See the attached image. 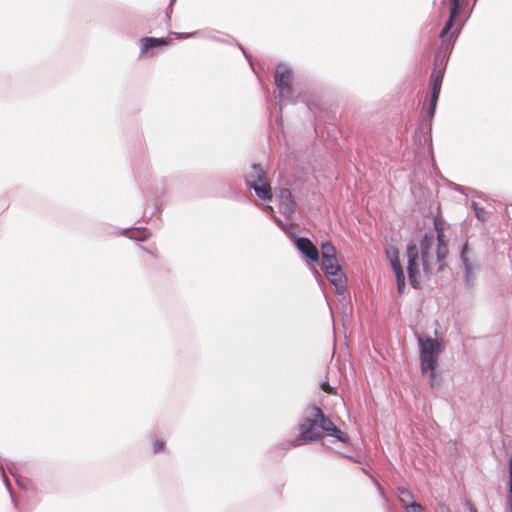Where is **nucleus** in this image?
I'll return each instance as SVG.
<instances>
[{
    "mask_svg": "<svg viewBox=\"0 0 512 512\" xmlns=\"http://www.w3.org/2000/svg\"><path fill=\"white\" fill-rule=\"evenodd\" d=\"M436 236L426 234L420 242L421 263L419 251L415 244L407 246V272L410 285L417 288L420 284L422 273L429 275L434 271L442 270L444 260L448 255V247L444 235V223L441 219L434 220Z\"/></svg>",
    "mask_w": 512,
    "mask_h": 512,
    "instance_id": "nucleus-1",
    "label": "nucleus"
},
{
    "mask_svg": "<svg viewBox=\"0 0 512 512\" xmlns=\"http://www.w3.org/2000/svg\"><path fill=\"white\" fill-rule=\"evenodd\" d=\"M299 437L295 440L294 446H301L310 442L318 441L324 435L347 443L348 436L340 430L330 418L326 417L322 409L312 406L307 411V417L299 425Z\"/></svg>",
    "mask_w": 512,
    "mask_h": 512,
    "instance_id": "nucleus-2",
    "label": "nucleus"
},
{
    "mask_svg": "<svg viewBox=\"0 0 512 512\" xmlns=\"http://www.w3.org/2000/svg\"><path fill=\"white\" fill-rule=\"evenodd\" d=\"M420 367L423 374L429 373L431 385L435 377V369L438 357L443 351V343L438 339H433L428 335H418Z\"/></svg>",
    "mask_w": 512,
    "mask_h": 512,
    "instance_id": "nucleus-3",
    "label": "nucleus"
},
{
    "mask_svg": "<svg viewBox=\"0 0 512 512\" xmlns=\"http://www.w3.org/2000/svg\"><path fill=\"white\" fill-rule=\"evenodd\" d=\"M274 80L279 91V97L282 99L289 98L292 94V71L284 65H278Z\"/></svg>",
    "mask_w": 512,
    "mask_h": 512,
    "instance_id": "nucleus-4",
    "label": "nucleus"
},
{
    "mask_svg": "<svg viewBox=\"0 0 512 512\" xmlns=\"http://www.w3.org/2000/svg\"><path fill=\"white\" fill-rule=\"evenodd\" d=\"M323 270L331 277V282L335 285L338 291H343L345 288L344 276L341 272L337 256L322 259Z\"/></svg>",
    "mask_w": 512,
    "mask_h": 512,
    "instance_id": "nucleus-5",
    "label": "nucleus"
},
{
    "mask_svg": "<svg viewBox=\"0 0 512 512\" xmlns=\"http://www.w3.org/2000/svg\"><path fill=\"white\" fill-rule=\"evenodd\" d=\"M461 7H462V0H451V9H450L449 19L446 22L444 28L442 29V31L440 33V38L444 44L445 43L449 44L453 39L454 33H450V30L453 26L454 20L456 19V17L459 14Z\"/></svg>",
    "mask_w": 512,
    "mask_h": 512,
    "instance_id": "nucleus-6",
    "label": "nucleus"
},
{
    "mask_svg": "<svg viewBox=\"0 0 512 512\" xmlns=\"http://www.w3.org/2000/svg\"><path fill=\"white\" fill-rule=\"evenodd\" d=\"M390 262L396 277L397 291L401 295L405 289V275L399 260L398 251H393V255L390 257Z\"/></svg>",
    "mask_w": 512,
    "mask_h": 512,
    "instance_id": "nucleus-7",
    "label": "nucleus"
},
{
    "mask_svg": "<svg viewBox=\"0 0 512 512\" xmlns=\"http://www.w3.org/2000/svg\"><path fill=\"white\" fill-rule=\"evenodd\" d=\"M296 246L308 259L311 261H318L319 253L311 240L305 237H300L296 240Z\"/></svg>",
    "mask_w": 512,
    "mask_h": 512,
    "instance_id": "nucleus-8",
    "label": "nucleus"
},
{
    "mask_svg": "<svg viewBox=\"0 0 512 512\" xmlns=\"http://www.w3.org/2000/svg\"><path fill=\"white\" fill-rule=\"evenodd\" d=\"M444 71L445 67L443 66V61L441 60L440 63H438V60L436 59L435 67L431 73L432 92L440 93Z\"/></svg>",
    "mask_w": 512,
    "mask_h": 512,
    "instance_id": "nucleus-9",
    "label": "nucleus"
},
{
    "mask_svg": "<svg viewBox=\"0 0 512 512\" xmlns=\"http://www.w3.org/2000/svg\"><path fill=\"white\" fill-rule=\"evenodd\" d=\"M170 42L171 39L169 38L143 37L140 39L141 53H147V51L152 47L168 45Z\"/></svg>",
    "mask_w": 512,
    "mask_h": 512,
    "instance_id": "nucleus-10",
    "label": "nucleus"
},
{
    "mask_svg": "<svg viewBox=\"0 0 512 512\" xmlns=\"http://www.w3.org/2000/svg\"><path fill=\"white\" fill-rule=\"evenodd\" d=\"M285 210L291 211L294 208V200L292 193L289 189H281L277 194Z\"/></svg>",
    "mask_w": 512,
    "mask_h": 512,
    "instance_id": "nucleus-11",
    "label": "nucleus"
},
{
    "mask_svg": "<svg viewBox=\"0 0 512 512\" xmlns=\"http://www.w3.org/2000/svg\"><path fill=\"white\" fill-rule=\"evenodd\" d=\"M265 175V171L260 166L253 165L246 178L247 185L255 184L257 180H261Z\"/></svg>",
    "mask_w": 512,
    "mask_h": 512,
    "instance_id": "nucleus-12",
    "label": "nucleus"
},
{
    "mask_svg": "<svg viewBox=\"0 0 512 512\" xmlns=\"http://www.w3.org/2000/svg\"><path fill=\"white\" fill-rule=\"evenodd\" d=\"M399 500L404 508L411 506L413 503H416L414 500V495L412 492L406 488H399Z\"/></svg>",
    "mask_w": 512,
    "mask_h": 512,
    "instance_id": "nucleus-13",
    "label": "nucleus"
},
{
    "mask_svg": "<svg viewBox=\"0 0 512 512\" xmlns=\"http://www.w3.org/2000/svg\"><path fill=\"white\" fill-rule=\"evenodd\" d=\"M254 191L262 200L272 199V189L270 185L255 186Z\"/></svg>",
    "mask_w": 512,
    "mask_h": 512,
    "instance_id": "nucleus-14",
    "label": "nucleus"
},
{
    "mask_svg": "<svg viewBox=\"0 0 512 512\" xmlns=\"http://www.w3.org/2000/svg\"><path fill=\"white\" fill-rule=\"evenodd\" d=\"M321 252H322V259L329 258V257H336V249L330 242H326V243L322 244Z\"/></svg>",
    "mask_w": 512,
    "mask_h": 512,
    "instance_id": "nucleus-15",
    "label": "nucleus"
},
{
    "mask_svg": "<svg viewBox=\"0 0 512 512\" xmlns=\"http://www.w3.org/2000/svg\"><path fill=\"white\" fill-rule=\"evenodd\" d=\"M473 208L475 211V216L477 217L478 220H480L481 222H485L488 220L489 213L483 207H480L476 203H473Z\"/></svg>",
    "mask_w": 512,
    "mask_h": 512,
    "instance_id": "nucleus-16",
    "label": "nucleus"
},
{
    "mask_svg": "<svg viewBox=\"0 0 512 512\" xmlns=\"http://www.w3.org/2000/svg\"><path fill=\"white\" fill-rule=\"evenodd\" d=\"M439 94L440 93L431 92L430 104H429V108H428V111H427V114L430 117L434 116L436 105H437V101H438V98H439Z\"/></svg>",
    "mask_w": 512,
    "mask_h": 512,
    "instance_id": "nucleus-17",
    "label": "nucleus"
},
{
    "mask_svg": "<svg viewBox=\"0 0 512 512\" xmlns=\"http://www.w3.org/2000/svg\"><path fill=\"white\" fill-rule=\"evenodd\" d=\"M165 448V442L159 439L154 440L153 442V451L154 453H160Z\"/></svg>",
    "mask_w": 512,
    "mask_h": 512,
    "instance_id": "nucleus-18",
    "label": "nucleus"
},
{
    "mask_svg": "<svg viewBox=\"0 0 512 512\" xmlns=\"http://www.w3.org/2000/svg\"><path fill=\"white\" fill-rule=\"evenodd\" d=\"M320 388L328 394H336V390L329 384V382L324 381L320 384Z\"/></svg>",
    "mask_w": 512,
    "mask_h": 512,
    "instance_id": "nucleus-19",
    "label": "nucleus"
},
{
    "mask_svg": "<svg viewBox=\"0 0 512 512\" xmlns=\"http://www.w3.org/2000/svg\"><path fill=\"white\" fill-rule=\"evenodd\" d=\"M508 473H509V493L512 494V455L509 458Z\"/></svg>",
    "mask_w": 512,
    "mask_h": 512,
    "instance_id": "nucleus-20",
    "label": "nucleus"
},
{
    "mask_svg": "<svg viewBox=\"0 0 512 512\" xmlns=\"http://www.w3.org/2000/svg\"><path fill=\"white\" fill-rule=\"evenodd\" d=\"M405 509L407 512H423V507L418 503H413L411 506Z\"/></svg>",
    "mask_w": 512,
    "mask_h": 512,
    "instance_id": "nucleus-21",
    "label": "nucleus"
},
{
    "mask_svg": "<svg viewBox=\"0 0 512 512\" xmlns=\"http://www.w3.org/2000/svg\"><path fill=\"white\" fill-rule=\"evenodd\" d=\"M262 185H270L266 179V175L261 178V180H257L255 184H250L249 186L254 189L255 186H262Z\"/></svg>",
    "mask_w": 512,
    "mask_h": 512,
    "instance_id": "nucleus-22",
    "label": "nucleus"
},
{
    "mask_svg": "<svg viewBox=\"0 0 512 512\" xmlns=\"http://www.w3.org/2000/svg\"><path fill=\"white\" fill-rule=\"evenodd\" d=\"M262 185H270L266 179V175L261 178V180H257L255 184H250L249 186L254 189L255 186H262Z\"/></svg>",
    "mask_w": 512,
    "mask_h": 512,
    "instance_id": "nucleus-23",
    "label": "nucleus"
},
{
    "mask_svg": "<svg viewBox=\"0 0 512 512\" xmlns=\"http://www.w3.org/2000/svg\"><path fill=\"white\" fill-rule=\"evenodd\" d=\"M172 12V3L169 4V7H168V10H167V13H166V17H167V20L170 21V14Z\"/></svg>",
    "mask_w": 512,
    "mask_h": 512,
    "instance_id": "nucleus-24",
    "label": "nucleus"
}]
</instances>
